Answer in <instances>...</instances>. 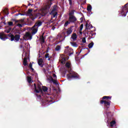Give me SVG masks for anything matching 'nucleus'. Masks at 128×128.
Listing matches in <instances>:
<instances>
[{
    "label": "nucleus",
    "instance_id": "obj_1",
    "mask_svg": "<svg viewBox=\"0 0 128 128\" xmlns=\"http://www.w3.org/2000/svg\"><path fill=\"white\" fill-rule=\"evenodd\" d=\"M8 36L10 38L11 42H14V40L15 42H18V40H20V34H16L14 36L12 34H4V32H0V40H2L4 41L6 40H8Z\"/></svg>",
    "mask_w": 128,
    "mask_h": 128
},
{
    "label": "nucleus",
    "instance_id": "obj_2",
    "mask_svg": "<svg viewBox=\"0 0 128 128\" xmlns=\"http://www.w3.org/2000/svg\"><path fill=\"white\" fill-rule=\"evenodd\" d=\"M48 87L46 86H42V85L40 84H38L37 87H36V84H34V92H36V94H40H40H39V95L38 94H36V96H37V98H42V96H44V94H42V92H48Z\"/></svg>",
    "mask_w": 128,
    "mask_h": 128
},
{
    "label": "nucleus",
    "instance_id": "obj_3",
    "mask_svg": "<svg viewBox=\"0 0 128 128\" xmlns=\"http://www.w3.org/2000/svg\"><path fill=\"white\" fill-rule=\"evenodd\" d=\"M102 100H101L100 101V104H104L106 108H110V104H112V96H104L102 98Z\"/></svg>",
    "mask_w": 128,
    "mask_h": 128
},
{
    "label": "nucleus",
    "instance_id": "obj_4",
    "mask_svg": "<svg viewBox=\"0 0 128 128\" xmlns=\"http://www.w3.org/2000/svg\"><path fill=\"white\" fill-rule=\"evenodd\" d=\"M68 78H75L76 80H80V75L78 73L71 71L69 74H67Z\"/></svg>",
    "mask_w": 128,
    "mask_h": 128
},
{
    "label": "nucleus",
    "instance_id": "obj_5",
    "mask_svg": "<svg viewBox=\"0 0 128 128\" xmlns=\"http://www.w3.org/2000/svg\"><path fill=\"white\" fill-rule=\"evenodd\" d=\"M52 102V98L50 95H48L46 96V98L44 100H42V102L43 104H48L50 102Z\"/></svg>",
    "mask_w": 128,
    "mask_h": 128
},
{
    "label": "nucleus",
    "instance_id": "obj_6",
    "mask_svg": "<svg viewBox=\"0 0 128 128\" xmlns=\"http://www.w3.org/2000/svg\"><path fill=\"white\" fill-rule=\"evenodd\" d=\"M50 14L53 16V18H56L58 12H56V6L54 5L53 7L52 10L51 11Z\"/></svg>",
    "mask_w": 128,
    "mask_h": 128
},
{
    "label": "nucleus",
    "instance_id": "obj_7",
    "mask_svg": "<svg viewBox=\"0 0 128 128\" xmlns=\"http://www.w3.org/2000/svg\"><path fill=\"white\" fill-rule=\"evenodd\" d=\"M107 118L108 122L114 120V114L112 112H108L107 113Z\"/></svg>",
    "mask_w": 128,
    "mask_h": 128
},
{
    "label": "nucleus",
    "instance_id": "obj_8",
    "mask_svg": "<svg viewBox=\"0 0 128 128\" xmlns=\"http://www.w3.org/2000/svg\"><path fill=\"white\" fill-rule=\"evenodd\" d=\"M68 20L70 22L71 24H76L77 19L76 16H70L68 18Z\"/></svg>",
    "mask_w": 128,
    "mask_h": 128
},
{
    "label": "nucleus",
    "instance_id": "obj_9",
    "mask_svg": "<svg viewBox=\"0 0 128 128\" xmlns=\"http://www.w3.org/2000/svg\"><path fill=\"white\" fill-rule=\"evenodd\" d=\"M24 38H26V40H32V34L30 33V32H26L24 36Z\"/></svg>",
    "mask_w": 128,
    "mask_h": 128
},
{
    "label": "nucleus",
    "instance_id": "obj_10",
    "mask_svg": "<svg viewBox=\"0 0 128 128\" xmlns=\"http://www.w3.org/2000/svg\"><path fill=\"white\" fill-rule=\"evenodd\" d=\"M65 66L68 70V72H72V63H70V62H66Z\"/></svg>",
    "mask_w": 128,
    "mask_h": 128
},
{
    "label": "nucleus",
    "instance_id": "obj_11",
    "mask_svg": "<svg viewBox=\"0 0 128 128\" xmlns=\"http://www.w3.org/2000/svg\"><path fill=\"white\" fill-rule=\"evenodd\" d=\"M42 22L38 20L34 24L33 28H36V26H37V28H38V26H42Z\"/></svg>",
    "mask_w": 128,
    "mask_h": 128
},
{
    "label": "nucleus",
    "instance_id": "obj_12",
    "mask_svg": "<svg viewBox=\"0 0 128 128\" xmlns=\"http://www.w3.org/2000/svg\"><path fill=\"white\" fill-rule=\"evenodd\" d=\"M66 30L67 36H70V34L72 32V26H70V28L66 29Z\"/></svg>",
    "mask_w": 128,
    "mask_h": 128
},
{
    "label": "nucleus",
    "instance_id": "obj_13",
    "mask_svg": "<svg viewBox=\"0 0 128 128\" xmlns=\"http://www.w3.org/2000/svg\"><path fill=\"white\" fill-rule=\"evenodd\" d=\"M128 10V8L123 7L122 10V14L124 16H126V11Z\"/></svg>",
    "mask_w": 128,
    "mask_h": 128
},
{
    "label": "nucleus",
    "instance_id": "obj_14",
    "mask_svg": "<svg viewBox=\"0 0 128 128\" xmlns=\"http://www.w3.org/2000/svg\"><path fill=\"white\" fill-rule=\"evenodd\" d=\"M86 34H87L88 36L89 40H90V38H92V36H94V32L92 31L88 32Z\"/></svg>",
    "mask_w": 128,
    "mask_h": 128
},
{
    "label": "nucleus",
    "instance_id": "obj_15",
    "mask_svg": "<svg viewBox=\"0 0 128 128\" xmlns=\"http://www.w3.org/2000/svg\"><path fill=\"white\" fill-rule=\"evenodd\" d=\"M43 62H44V60H42V58H40L38 60V64L41 68H42V66H44V65L42 64Z\"/></svg>",
    "mask_w": 128,
    "mask_h": 128
},
{
    "label": "nucleus",
    "instance_id": "obj_16",
    "mask_svg": "<svg viewBox=\"0 0 128 128\" xmlns=\"http://www.w3.org/2000/svg\"><path fill=\"white\" fill-rule=\"evenodd\" d=\"M30 58L28 57H25L23 60V64L24 66H28V60Z\"/></svg>",
    "mask_w": 128,
    "mask_h": 128
},
{
    "label": "nucleus",
    "instance_id": "obj_17",
    "mask_svg": "<svg viewBox=\"0 0 128 128\" xmlns=\"http://www.w3.org/2000/svg\"><path fill=\"white\" fill-rule=\"evenodd\" d=\"M40 42L41 44H44L46 40V38H44V36H40Z\"/></svg>",
    "mask_w": 128,
    "mask_h": 128
},
{
    "label": "nucleus",
    "instance_id": "obj_18",
    "mask_svg": "<svg viewBox=\"0 0 128 128\" xmlns=\"http://www.w3.org/2000/svg\"><path fill=\"white\" fill-rule=\"evenodd\" d=\"M38 18V14H34V15L31 14L30 18L32 20H36V18Z\"/></svg>",
    "mask_w": 128,
    "mask_h": 128
},
{
    "label": "nucleus",
    "instance_id": "obj_19",
    "mask_svg": "<svg viewBox=\"0 0 128 128\" xmlns=\"http://www.w3.org/2000/svg\"><path fill=\"white\" fill-rule=\"evenodd\" d=\"M38 28H33V29L32 30V34H36V32H38Z\"/></svg>",
    "mask_w": 128,
    "mask_h": 128
},
{
    "label": "nucleus",
    "instance_id": "obj_20",
    "mask_svg": "<svg viewBox=\"0 0 128 128\" xmlns=\"http://www.w3.org/2000/svg\"><path fill=\"white\" fill-rule=\"evenodd\" d=\"M72 38L73 40V42H74L78 38V36H76V34L74 33L72 36Z\"/></svg>",
    "mask_w": 128,
    "mask_h": 128
},
{
    "label": "nucleus",
    "instance_id": "obj_21",
    "mask_svg": "<svg viewBox=\"0 0 128 128\" xmlns=\"http://www.w3.org/2000/svg\"><path fill=\"white\" fill-rule=\"evenodd\" d=\"M51 82L54 84H56V86H58V81L56 80H54L52 78V77H50V80Z\"/></svg>",
    "mask_w": 128,
    "mask_h": 128
},
{
    "label": "nucleus",
    "instance_id": "obj_22",
    "mask_svg": "<svg viewBox=\"0 0 128 128\" xmlns=\"http://www.w3.org/2000/svg\"><path fill=\"white\" fill-rule=\"evenodd\" d=\"M74 10H72L70 12H69L68 16H74Z\"/></svg>",
    "mask_w": 128,
    "mask_h": 128
},
{
    "label": "nucleus",
    "instance_id": "obj_23",
    "mask_svg": "<svg viewBox=\"0 0 128 128\" xmlns=\"http://www.w3.org/2000/svg\"><path fill=\"white\" fill-rule=\"evenodd\" d=\"M70 44L72 46H74V48H78V44H76V42H70Z\"/></svg>",
    "mask_w": 128,
    "mask_h": 128
},
{
    "label": "nucleus",
    "instance_id": "obj_24",
    "mask_svg": "<svg viewBox=\"0 0 128 128\" xmlns=\"http://www.w3.org/2000/svg\"><path fill=\"white\" fill-rule=\"evenodd\" d=\"M116 124V120H112L111 122H110V126H111V128H112Z\"/></svg>",
    "mask_w": 128,
    "mask_h": 128
},
{
    "label": "nucleus",
    "instance_id": "obj_25",
    "mask_svg": "<svg viewBox=\"0 0 128 128\" xmlns=\"http://www.w3.org/2000/svg\"><path fill=\"white\" fill-rule=\"evenodd\" d=\"M74 50L72 49L69 48L68 50V56H72V54H74Z\"/></svg>",
    "mask_w": 128,
    "mask_h": 128
},
{
    "label": "nucleus",
    "instance_id": "obj_26",
    "mask_svg": "<svg viewBox=\"0 0 128 128\" xmlns=\"http://www.w3.org/2000/svg\"><path fill=\"white\" fill-rule=\"evenodd\" d=\"M49 0L50 2V4L47 5L46 6V8H48V10L50 8V6H52V0Z\"/></svg>",
    "mask_w": 128,
    "mask_h": 128
},
{
    "label": "nucleus",
    "instance_id": "obj_27",
    "mask_svg": "<svg viewBox=\"0 0 128 128\" xmlns=\"http://www.w3.org/2000/svg\"><path fill=\"white\" fill-rule=\"evenodd\" d=\"M71 22H70V20L66 21L65 24H64V28H66V26H68L69 24H70Z\"/></svg>",
    "mask_w": 128,
    "mask_h": 128
},
{
    "label": "nucleus",
    "instance_id": "obj_28",
    "mask_svg": "<svg viewBox=\"0 0 128 128\" xmlns=\"http://www.w3.org/2000/svg\"><path fill=\"white\" fill-rule=\"evenodd\" d=\"M94 42H91L90 44H88V48H92V46H94Z\"/></svg>",
    "mask_w": 128,
    "mask_h": 128
},
{
    "label": "nucleus",
    "instance_id": "obj_29",
    "mask_svg": "<svg viewBox=\"0 0 128 128\" xmlns=\"http://www.w3.org/2000/svg\"><path fill=\"white\" fill-rule=\"evenodd\" d=\"M60 45H58L56 46V48H55V50L56 51V52H58L60 51Z\"/></svg>",
    "mask_w": 128,
    "mask_h": 128
},
{
    "label": "nucleus",
    "instance_id": "obj_30",
    "mask_svg": "<svg viewBox=\"0 0 128 128\" xmlns=\"http://www.w3.org/2000/svg\"><path fill=\"white\" fill-rule=\"evenodd\" d=\"M87 10L88 12H92V6L91 5H89L88 6Z\"/></svg>",
    "mask_w": 128,
    "mask_h": 128
},
{
    "label": "nucleus",
    "instance_id": "obj_31",
    "mask_svg": "<svg viewBox=\"0 0 128 128\" xmlns=\"http://www.w3.org/2000/svg\"><path fill=\"white\" fill-rule=\"evenodd\" d=\"M66 58L64 57H62L61 61V64H66Z\"/></svg>",
    "mask_w": 128,
    "mask_h": 128
},
{
    "label": "nucleus",
    "instance_id": "obj_32",
    "mask_svg": "<svg viewBox=\"0 0 128 128\" xmlns=\"http://www.w3.org/2000/svg\"><path fill=\"white\" fill-rule=\"evenodd\" d=\"M27 80H28V82L29 84H30V82H32V77H30V76L27 77Z\"/></svg>",
    "mask_w": 128,
    "mask_h": 128
},
{
    "label": "nucleus",
    "instance_id": "obj_33",
    "mask_svg": "<svg viewBox=\"0 0 128 128\" xmlns=\"http://www.w3.org/2000/svg\"><path fill=\"white\" fill-rule=\"evenodd\" d=\"M48 58V60H50V54L47 53L45 54V58Z\"/></svg>",
    "mask_w": 128,
    "mask_h": 128
},
{
    "label": "nucleus",
    "instance_id": "obj_34",
    "mask_svg": "<svg viewBox=\"0 0 128 128\" xmlns=\"http://www.w3.org/2000/svg\"><path fill=\"white\" fill-rule=\"evenodd\" d=\"M29 68H30L31 69L32 72H34V68H32V63H30L29 64Z\"/></svg>",
    "mask_w": 128,
    "mask_h": 128
},
{
    "label": "nucleus",
    "instance_id": "obj_35",
    "mask_svg": "<svg viewBox=\"0 0 128 128\" xmlns=\"http://www.w3.org/2000/svg\"><path fill=\"white\" fill-rule=\"evenodd\" d=\"M32 12V9H29L28 10L27 14H31Z\"/></svg>",
    "mask_w": 128,
    "mask_h": 128
},
{
    "label": "nucleus",
    "instance_id": "obj_36",
    "mask_svg": "<svg viewBox=\"0 0 128 128\" xmlns=\"http://www.w3.org/2000/svg\"><path fill=\"white\" fill-rule=\"evenodd\" d=\"M88 23L86 22L85 24V26H86V30H88V28H90V26H88Z\"/></svg>",
    "mask_w": 128,
    "mask_h": 128
},
{
    "label": "nucleus",
    "instance_id": "obj_37",
    "mask_svg": "<svg viewBox=\"0 0 128 128\" xmlns=\"http://www.w3.org/2000/svg\"><path fill=\"white\" fill-rule=\"evenodd\" d=\"M82 28H84V24H82L80 25L79 31L82 32Z\"/></svg>",
    "mask_w": 128,
    "mask_h": 128
},
{
    "label": "nucleus",
    "instance_id": "obj_38",
    "mask_svg": "<svg viewBox=\"0 0 128 128\" xmlns=\"http://www.w3.org/2000/svg\"><path fill=\"white\" fill-rule=\"evenodd\" d=\"M12 22H14L15 24H18V22H20V20H16V19H12Z\"/></svg>",
    "mask_w": 128,
    "mask_h": 128
},
{
    "label": "nucleus",
    "instance_id": "obj_39",
    "mask_svg": "<svg viewBox=\"0 0 128 128\" xmlns=\"http://www.w3.org/2000/svg\"><path fill=\"white\" fill-rule=\"evenodd\" d=\"M82 42L83 44H86V38H82Z\"/></svg>",
    "mask_w": 128,
    "mask_h": 128
},
{
    "label": "nucleus",
    "instance_id": "obj_40",
    "mask_svg": "<svg viewBox=\"0 0 128 128\" xmlns=\"http://www.w3.org/2000/svg\"><path fill=\"white\" fill-rule=\"evenodd\" d=\"M8 24L10 26H14V23L12 22H8Z\"/></svg>",
    "mask_w": 128,
    "mask_h": 128
},
{
    "label": "nucleus",
    "instance_id": "obj_41",
    "mask_svg": "<svg viewBox=\"0 0 128 128\" xmlns=\"http://www.w3.org/2000/svg\"><path fill=\"white\" fill-rule=\"evenodd\" d=\"M69 2V4L72 6V0H68Z\"/></svg>",
    "mask_w": 128,
    "mask_h": 128
},
{
    "label": "nucleus",
    "instance_id": "obj_42",
    "mask_svg": "<svg viewBox=\"0 0 128 128\" xmlns=\"http://www.w3.org/2000/svg\"><path fill=\"white\" fill-rule=\"evenodd\" d=\"M4 12L6 14V12H7L6 14H8V9L6 8H5L4 10Z\"/></svg>",
    "mask_w": 128,
    "mask_h": 128
},
{
    "label": "nucleus",
    "instance_id": "obj_43",
    "mask_svg": "<svg viewBox=\"0 0 128 128\" xmlns=\"http://www.w3.org/2000/svg\"><path fill=\"white\" fill-rule=\"evenodd\" d=\"M20 48H22L23 51H24V46H22V44H20Z\"/></svg>",
    "mask_w": 128,
    "mask_h": 128
},
{
    "label": "nucleus",
    "instance_id": "obj_44",
    "mask_svg": "<svg viewBox=\"0 0 128 128\" xmlns=\"http://www.w3.org/2000/svg\"><path fill=\"white\" fill-rule=\"evenodd\" d=\"M18 26H19V28H22V24H17Z\"/></svg>",
    "mask_w": 128,
    "mask_h": 128
},
{
    "label": "nucleus",
    "instance_id": "obj_45",
    "mask_svg": "<svg viewBox=\"0 0 128 128\" xmlns=\"http://www.w3.org/2000/svg\"><path fill=\"white\" fill-rule=\"evenodd\" d=\"M124 8H128V2L127 4H126L124 6Z\"/></svg>",
    "mask_w": 128,
    "mask_h": 128
},
{
    "label": "nucleus",
    "instance_id": "obj_46",
    "mask_svg": "<svg viewBox=\"0 0 128 128\" xmlns=\"http://www.w3.org/2000/svg\"><path fill=\"white\" fill-rule=\"evenodd\" d=\"M5 32H6V34H10V30H6Z\"/></svg>",
    "mask_w": 128,
    "mask_h": 128
},
{
    "label": "nucleus",
    "instance_id": "obj_47",
    "mask_svg": "<svg viewBox=\"0 0 128 128\" xmlns=\"http://www.w3.org/2000/svg\"><path fill=\"white\" fill-rule=\"evenodd\" d=\"M19 22H24V19H21L20 20H19Z\"/></svg>",
    "mask_w": 128,
    "mask_h": 128
},
{
    "label": "nucleus",
    "instance_id": "obj_48",
    "mask_svg": "<svg viewBox=\"0 0 128 128\" xmlns=\"http://www.w3.org/2000/svg\"><path fill=\"white\" fill-rule=\"evenodd\" d=\"M64 58H66V60H68V58H69V57L68 56H64Z\"/></svg>",
    "mask_w": 128,
    "mask_h": 128
},
{
    "label": "nucleus",
    "instance_id": "obj_49",
    "mask_svg": "<svg viewBox=\"0 0 128 128\" xmlns=\"http://www.w3.org/2000/svg\"><path fill=\"white\" fill-rule=\"evenodd\" d=\"M54 78H56V75L54 74H53Z\"/></svg>",
    "mask_w": 128,
    "mask_h": 128
},
{
    "label": "nucleus",
    "instance_id": "obj_50",
    "mask_svg": "<svg viewBox=\"0 0 128 128\" xmlns=\"http://www.w3.org/2000/svg\"><path fill=\"white\" fill-rule=\"evenodd\" d=\"M42 70H43L44 72H46V70L45 68H43Z\"/></svg>",
    "mask_w": 128,
    "mask_h": 128
},
{
    "label": "nucleus",
    "instance_id": "obj_51",
    "mask_svg": "<svg viewBox=\"0 0 128 128\" xmlns=\"http://www.w3.org/2000/svg\"><path fill=\"white\" fill-rule=\"evenodd\" d=\"M64 52H68V49H66Z\"/></svg>",
    "mask_w": 128,
    "mask_h": 128
},
{
    "label": "nucleus",
    "instance_id": "obj_52",
    "mask_svg": "<svg viewBox=\"0 0 128 128\" xmlns=\"http://www.w3.org/2000/svg\"><path fill=\"white\" fill-rule=\"evenodd\" d=\"M8 30H10H10H12V28H9Z\"/></svg>",
    "mask_w": 128,
    "mask_h": 128
},
{
    "label": "nucleus",
    "instance_id": "obj_53",
    "mask_svg": "<svg viewBox=\"0 0 128 128\" xmlns=\"http://www.w3.org/2000/svg\"><path fill=\"white\" fill-rule=\"evenodd\" d=\"M16 32V34H20V31H18V32Z\"/></svg>",
    "mask_w": 128,
    "mask_h": 128
},
{
    "label": "nucleus",
    "instance_id": "obj_54",
    "mask_svg": "<svg viewBox=\"0 0 128 128\" xmlns=\"http://www.w3.org/2000/svg\"><path fill=\"white\" fill-rule=\"evenodd\" d=\"M32 6V4H31L30 3H29V4H28V6Z\"/></svg>",
    "mask_w": 128,
    "mask_h": 128
},
{
    "label": "nucleus",
    "instance_id": "obj_55",
    "mask_svg": "<svg viewBox=\"0 0 128 128\" xmlns=\"http://www.w3.org/2000/svg\"><path fill=\"white\" fill-rule=\"evenodd\" d=\"M52 28V30H54V28H56V27L53 26V27Z\"/></svg>",
    "mask_w": 128,
    "mask_h": 128
},
{
    "label": "nucleus",
    "instance_id": "obj_56",
    "mask_svg": "<svg viewBox=\"0 0 128 128\" xmlns=\"http://www.w3.org/2000/svg\"><path fill=\"white\" fill-rule=\"evenodd\" d=\"M80 34H82V31H80Z\"/></svg>",
    "mask_w": 128,
    "mask_h": 128
},
{
    "label": "nucleus",
    "instance_id": "obj_57",
    "mask_svg": "<svg viewBox=\"0 0 128 128\" xmlns=\"http://www.w3.org/2000/svg\"><path fill=\"white\" fill-rule=\"evenodd\" d=\"M70 48V46H66V48Z\"/></svg>",
    "mask_w": 128,
    "mask_h": 128
},
{
    "label": "nucleus",
    "instance_id": "obj_58",
    "mask_svg": "<svg viewBox=\"0 0 128 128\" xmlns=\"http://www.w3.org/2000/svg\"><path fill=\"white\" fill-rule=\"evenodd\" d=\"M128 10H127L126 12V14H128Z\"/></svg>",
    "mask_w": 128,
    "mask_h": 128
},
{
    "label": "nucleus",
    "instance_id": "obj_59",
    "mask_svg": "<svg viewBox=\"0 0 128 128\" xmlns=\"http://www.w3.org/2000/svg\"><path fill=\"white\" fill-rule=\"evenodd\" d=\"M64 38H66V35H64Z\"/></svg>",
    "mask_w": 128,
    "mask_h": 128
},
{
    "label": "nucleus",
    "instance_id": "obj_60",
    "mask_svg": "<svg viewBox=\"0 0 128 128\" xmlns=\"http://www.w3.org/2000/svg\"><path fill=\"white\" fill-rule=\"evenodd\" d=\"M4 24L5 26L6 24V22H4Z\"/></svg>",
    "mask_w": 128,
    "mask_h": 128
},
{
    "label": "nucleus",
    "instance_id": "obj_61",
    "mask_svg": "<svg viewBox=\"0 0 128 128\" xmlns=\"http://www.w3.org/2000/svg\"><path fill=\"white\" fill-rule=\"evenodd\" d=\"M3 18H4V17H2V18H1V20H3Z\"/></svg>",
    "mask_w": 128,
    "mask_h": 128
},
{
    "label": "nucleus",
    "instance_id": "obj_62",
    "mask_svg": "<svg viewBox=\"0 0 128 128\" xmlns=\"http://www.w3.org/2000/svg\"><path fill=\"white\" fill-rule=\"evenodd\" d=\"M31 6H34V4H31Z\"/></svg>",
    "mask_w": 128,
    "mask_h": 128
},
{
    "label": "nucleus",
    "instance_id": "obj_63",
    "mask_svg": "<svg viewBox=\"0 0 128 128\" xmlns=\"http://www.w3.org/2000/svg\"><path fill=\"white\" fill-rule=\"evenodd\" d=\"M92 28V26L91 25L90 28Z\"/></svg>",
    "mask_w": 128,
    "mask_h": 128
},
{
    "label": "nucleus",
    "instance_id": "obj_64",
    "mask_svg": "<svg viewBox=\"0 0 128 128\" xmlns=\"http://www.w3.org/2000/svg\"><path fill=\"white\" fill-rule=\"evenodd\" d=\"M0 28H2V26H0Z\"/></svg>",
    "mask_w": 128,
    "mask_h": 128
}]
</instances>
